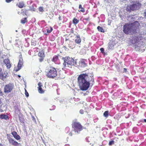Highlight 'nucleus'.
Listing matches in <instances>:
<instances>
[{
	"label": "nucleus",
	"mask_w": 146,
	"mask_h": 146,
	"mask_svg": "<svg viewBox=\"0 0 146 146\" xmlns=\"http://www.w3.org/2000/svg\"><path fill=\"white\" fill-rule=\"evenodd\" d=\"M97 29L99 31H100L101 32H104L103 29L102 27L100 26H98L97 27Z\"/></svg>",
	"instance_id": "obj_23"
},
{
	"label": "nucleus",
	"mask_w": 146,
	"mask_h": 146,
	"mask_svg": "<svg viewBox=\"0 0 146 146\" xmlns=\"http://www.w3.org/2000/svg\"><path fill=\"white\" fill-rule=\"evenodd\" d=\"M80 54H83V53H82V52H80Z\"/></svg>",
	"instance_id": "obj_44"
},
{
	"label": "nucleus",
	"mask_w": 146,
	"mask_h": 146,
	"mask_svg": "<svg viewBox=\"0 0 146 146\" xmlns=\"http://www.w3.org/2000/svg\"><path fill=\"white\" fill-rule=\"evenodd\" d=\"M11 1H12V0H6V1L7 3H9Z\"/></svg>",
	"instance_id": "obj_37"
},
{
	"label": "nucleus",
	"mask_w": 146,
	"mask_h": 146,
	"mask_svg": "<svg viewBox=\"0 0 146 146\" xmlns=\"http://www.w3.org/2000/svg\"><path fill=\"white\" fill-rule=\"evenodd\" d=\"M8 117L7 115L5 114H1L0 115V118L2 119H7Z\"/></svg>",
	"instance_id": "obj_16"
},
{
	"label": "nucleus",
	"mask_w": 146,
	"mask_h": 146,
	"mask_svg": "<svg viewBox=\"0 0 146 146\" xmlns=\"http://www.w3.org/2000/svg\"><path fill=\"white\" fill-rule=\"evenodd\" d=\"M140 24L137 21L131 23H127L123 27V31L126 34H131L139 33Z\"/></svg>",
	"instance_id": "obj_2"
},
{
	"label": "nucleus",
	"mask_w": 146,
	"mask_h": 146,
	"mask_svg": "<svg viewBox=\"0 0 146 146\" xmlns=\"http://www.w3.org/2000/svg\"><path fill=\"white\" fill-rule=\"evenodd\" d=\"M79 11L84 12L85 11L84 8L82 7L81 5H80L79 6Z\"/></svg>",
	"instance_id": "obj_20"
},
{
	"label": "nucleus",
	"mask_w": 146,
	"mask_h": 146,
	"mask_svg": "<svg viewBox=\"0 0 146 146\" xmlns=\"http://www.w3.org/2000/svg\"><path fill=\"white\" fill-rule=\"evenodd\" d=\"M114 141H110L109 143V145H112L114 143Z\"/></svg>",
	"instance_id": "obj_31"
},
{
	"label": "nucleus",
	"mask_w": 146,
	"mask_h": 146,
	"mask_svg": "<svg viewBox=\"0 0 146 146\" xmlns=\"http://www.w3.org/2000/svg\"><path fill=\"white\" fill-rule=\"evenodd\" d=\"M1 70L2 69L0 68V71H1Z\"/></svg>",
	"instance_id": "obj_48"
},
{
	"label": "nucleus",
	"mask_w": 146,
	"mask_h": 146,
	"mask_svg": "<svg viewBox=\"0 0 146 146\" xmlns=\"http://www.w3.org/2000/svg\"><path fill=\"white\" fill-rule=\"evenodd\" d=\"M76 64V61L72 58L67 57L64 60L63 65L66 69L71 68L72 66H75Z\"/></svg>",
	"instance_id": "obj_3"
},
{
	"label": "nucleus",
	"mask_w": 146,
	"mask_h": 146,
	"mask_svg": "<svg viewBox=\"0 0 146 146\" xmlns=\"http://www.w3.org/2000/svg\"><path fill=\"white\" fill-rule=\"evenodd\" d=\"M3 75L4 78H6L7 77H8L9 76V74L7 72V71H6L4 72Z\"/></svg>",
	"instance_id": "obj_22"
},
{
	"label": "nucleus",
	"mask_w": 146,
	"mask_h": 146,
	"mask_svg": "<svg viewBox=\"0 0 146 146\" xmlns=\"http://www.w3.org/2000/svg\"><path fill=\"white\" fill-rule=\"evenodd\" d=\"M80 113L81 114H82L84 113V111L83 110H81L80 111Z\"/></svg>",
	"instance_id": "obj_33"
},
{
	"label": "nucleus",
	"mask_w": 146,
	"mask_h": 146,
	"mask_svg": "<svg viewBox=\"0 0 146 146\" xmlns=\"http://www.w3.org/2000/svg\"><path fill=\"white\" fill-rule=\"evenodd\" d=\"M144 121L145 122H146V119H144Z\"/></svg>",
	"instance_id": "obj_43"
},
{
	"label": "nucleus",
	"mask_w": 146,
	"mask_h": 146,
	"mask_svg": "<svg viewBox=\"0 0 146 146\" xmlns=\"http://www.w3.org/2000/svg\"><path fill=\"white\" fill-rule=\"evenodd\" d=\"M47 76L49 78H53L57 75V72L55 68H50L48 72L47 73Z\"/></svg>",
	"instance_id": "obj_7"
},
{
	"label": "nucleus",
	"mask_w": 146,
	"mask_h": 146,
	"mask_svg": "<svg viewBox=\"0 0 146 146\" xmlns=\"http://www.w3.org/2000/svg\"><path fill=\"white\" fill-rule=\"evenodd\" d=\"M43 60V58H41V59H40V62L42 61Z\"/></svg>",
	"instance_id": "obj_38"
},
{
	"label": "nucleus",
	"mask_w": 146,
	"mask_h": 146,
	"mask_svg": "<svg viewBox=\"0 0 146 146\" xmlns=\"http://www.w3.org/2000/svg\"><path fill=\"white\" fill-rule=\"evenodd\" d=\"M81 39L79 36H77L75 38V42L76 43L79 44L81 42Z\"/></svg>",
	"instance_id": "obj_13"
},
{
	"label": "nucleus",
	"mask_w": 146,
	"mask_h": 146,
	"mask_svg": "<svg viewBox=\"0 0 146 146\" xmlns=\"http://www.w3.org/2000/svg\"><path fill=\"white\" fill-rule=\"evenodd\" d=\"M14 88V85L12 84H9L5 85L4 89L5 93H9L13 90Z\"/></svg>",
	"instance_id": "obj_8"
},
{
	"label": "nucleus",
	"mask_w": 146,
	"mask_h": 146,
	"mask_svg": "<svg viewBox=\"0 0 146 146\" xmlns=\"http://www.w3.org/2000/svg\"><path fill=\"white\" fill-rule=\"evenodd\" d=\"M104 49L103 48H101L100 49V50L101 51V52H103L104 51Z\"/></svg>",
	"instance_id": "obj_34"
},
{
	"label": "nucleus",
	"mask_w": 146,
	"mask_h": 146,
	"mask_svg": "<svg viewBox=\"0 0 146 146\" xmlns=\"http://www.w3.org/2000/svg\"><path fill=\"white\" fill-rule=\"evenodd\" d=\"M123 69H124V71L125 72H126V69L125 68H124Z\"/></svg>",
	"instance_id": "obj_39"
},
{
	"label": "nucleus",
	"mask_w": 146,
	"mask_h": 146,
	"mask_svg": "<svg viewBox=\"0 0 146 146\" xmlns=\"http://www.w3.org/2000/svg\"><path fill=\"white\" fill-rule=\"evenodd\" d=\"M9 42H10V43H11V40H10V41H9Z\"/></svg>",
	"instance_id": "obj_46"
},
{
	"label": "nucleus",
	"mask_w": 146,
	"mask_h": 146,
	"mask_svg": "<svg viewBox=\"0 0 146 146\" xmlns=\"http://www.w3.org/2000/svg\"><path fill=\"white\" fill-rule=\"evenodd\" d=\"M0 111L1 112H2L3 111V110H0Z\"/></svg>",
	"instance_id": "obj_42"
},
{
	"label": "nucleus",
	"mask_w": 146,
	"mask_h": 146,
	"mask_svg": "<svg viewBox=\"0 0 146 146\" xmlns=\"http://www.w3.org/2000/svg\"><path fill=\"white\" fill-rule=\"evenodd\" d=\"M8 140L9 143L12 145H15V146H18L19 144V143L15 141L14 139L12 138H8Z\"/></svg>",
	"instance_id": "obj_10"
},
{
	"label": "nucleus",
	"mask_w": 146,
	"mask_h": 146,
	"mask_svg": "<svg viewBox=\"0 0 146 146\" xmlns=\"http://www.w3.org/2000/svg\"><path fill=\"white\" fill-rule=\"evenodd\" d=\"M38 90L39 92L40 93H43L44 92V91L41 88L42 86L41 83L39 82L38 84Z\"/></svg>",
	"instance_id": "obj_12"
},
{
	"label": "nucleus",
	"mask_w": 146,
	"mask_h": 146,
	"mask_svg": "<svg viewBox=\"0 0 146 146\" xmlns=\"http://www.w3.org/2000/svg\"><path fill=\"white\" fill-rule=\"evenodd\" d=\"M0 78H2L3 79L4 78L3 74L1 72H0Z\"/></svg>",
	"instance_id": "obj_28"
},
{
	"label": "nucleus",
	"mask_w": 146,
	"mask_h": 146,
	"mask_svg": "<svg viewBox=\"0 0 146 146\" xmlns=\"http://www.w3.org/2000/svg\"><path fill=\"white\" fill-rule=\"evenodd\" d=\"M18 7L20 8H22L24 7H25V5L23 2L21 1L19 2V3L17 4Z\"/></svg>",
	"instance_id": "obj_14"
},
{
	"label": "nucleus",
	"mask_w": 146,
	"mask_h": 146,
	"mask_svg": "<svg viewBox=\"0 0 146 146\" xmlns=\"http://www.w3.org/2000/svg\"><path fill=\"white\" fill-rule=\"evenodd\" d=\"M38 55L39 56L43 58L44 56V53L42 51H41L38 53Z\"/></svg>",
	"instance_id": "obj_18"
},
{
	"label": "nucleus",
	"mask_w": 146,
	"mask_h": 146,
	"mask_svg": "<svg viewBox=\"0 0 146 146\" xmlns=\"http://www.w3.org/2000/svg\"><path fill=\"white\" fill-rule=\"evenodd\" d=\"M15 31H16V32H17V30H16Z\"/></svg>",
	"instance_id": "obj_49"
},
{
	"label": "nucleus",
	"mask_w": 146,
	"mask_h": 146,
	"mask_svg": "<svg viewBox=\"0 0 146 146\" xmlns=\"http://www.w3.org/2000/svg\"><path fill=\"white\" fill-rule=\"evenodd\" d=\"M4 64L6 66L7 69H9L11 67L10 60L8 58H5L3 61Z\"/></svg>",
	"instance_id": "obj_9"
},
{
	"label": "nucleus",
	"mask_w": 146,
	"mask_h": 146,
	"mask_svg": "<svg viewBox=\"0 0 146 146\" xmlns=\"http://www.w3.org/2000/svg\"><path fill=\"white\" fill-rule=\"evenodd\" d=\"M93 76L83 74L79 76L78 78V82L80 89L86 90L89 88L90 81L94 82Z\"/></svg>",
	"instance_id": "obj_1"
},
{
	"label": "nucleus",
	"mask_w": 146,
	"mask_h": 146,
	"mask_svg": "<svg viewBox=\"0 0 146 146\" xmlns=\"http://www.w3.org/2000/svg\"><path fill=\"white\" fill-rule=\"evenodd\" d=\"M108 46L109 47H111V46H113V45L112 44L110 43L109 44Z\"/></svg>",
	"instance_id": "obj_36"
},
{
	"label": "nucleus",
	"mask_w": 146,
	"mask_h": 146,
	"mask_svg": "<svg viewBox=\"0 0 146 146\" xmlns=\"http://www.w3.org/2000/svg\"><path fill=\"white\" fill-rule=\"evenodd\" d=\"M32 10L33 11H35V9H33Z\"/></svg>",
	"instance_id": "obj_45"
},
{
	"label": "nucleus",
	"mask_w": 146,
	"mask_h": 146,
	"mask_svg": "<svg viewBox=\"0 0 146 146\" xmlns=\"http://www.w3.org/2000/svg\"><path fill=\"white\" fill-rule=\"evenodd\" d=\"M79 22V20L76 19L74 18L73 20V23L74 24H76L78 23Z\"/></svg>",
	"instance_id": "obj_21"
},
{
	"label": "nucleus",
	"mask_w": 146,
	"mask_h": 146,
	"mask_svg": "<svg viewBox=\"0 0 146 146\" xmlns=\"http://www.w3.org/2000/svg\"><path fill=\"white\" fill-rule=\"evenodd\" d=\"M12 134L14 137L16 139L18 140L21 138L20 136L17 135V133L16 132L13 131L12 133Z\"/></svg>",
	"instance_id": "obj_11"
},
{
	"label": "nucleus",
	"mask_w": 146,
	"mask_h": 146,
	"mask_svg": "<svg viewBox=\"0 0 146 146\" xmlns=\"http://www.w3.org/2000/svg\"><path fill=\"white\" fill-rule=\"evenodd\" d=\"M39 11L41 12H42L43 11V8L42 7H40L39 9Z\"/></svg>",
	"instance_id": "obj_32"
},
{
	"label": "nucleus",
	"mask_w": 146,
	"mask_h": 146,
	"mask_svg": "<svg viewBox=\"0 0 146 146\" xmlns=\"http://www.w3.org/2000/svg\"><path fill=\"white\" fill-rule=\"evenodd\" d=\"M82 51H85V50L84 49H82Z\"/></svg>",
	"instance_id": "obj_41"
},
{
	"label": "nucleus",
	"mask_w": 146,
	"mask_h": 146,
	"mask_svg": "<svg viewBox=\"0 0 146 146\" xmlns=\"http://www.w3.org/2000/svg\"><path fill=\"white\" fill-rule=\"evenodd\" d=\"M108 114V111H106L104 113V115L106 117H107Z\"/></svg>",
	"instance_id": "obj_25"
},
{
	"label": "nucleus",
	"mask_w": 146,
	"mask_h": 146,
	"mask_svg": "<svg viewBox=\"0 0 146 146\" xmlns=\"http://www.w3.org/2000/svg\"><path fill=\"white\" fill-rule=\"evenodd\" d=\"M45 30L47 33H49L52 31V29L51 27H46L45 28Z\"/></svg>",
	"instance_id": "obj_15"
},
{
	"label": "nucleus",
	"mask_w": 146,
	"mask_h": 146,
	"mask_svg": "<svg viewBox=\"0 0 146 146\" xmlns=\"http://www.w3.org/2000/svg\"><path fill=\"white\" fill-rule=\"evenodd\" d=\"M131 42L135 45V48L136 50H139L141 49V42L139 41L138 38L137 36H135L133 38Z\"/></svg>",
	"instance_id": "obj_4"
},
{
	"label": "nucleus",
	"mask_w": 146,
	"mask_h": 146,
	"mask_svg": "<svg viewBox=\"0 0 146 146\" xmlns=\"http://www.w3.org/2000/svg\"><path fill=\"white\" fill-rule=\"evenodd\" d=\"M23 65H19V64H18L17 65V69L16 70V71H17L20 70V69L21 68V67H22Z\"/></svg>",
	"instance_id": "obj_24"
},
{
	"label": "nucleus",
	"mask_w": 146,
	"mask_h": 146,
	"mask_svg": "<svg viewBox=\"0 0 146 146\" xmlns=\"http://www.w3.org/2000/svg\"><path fill=\"white\" fill-rule=\"evenodd\" d=\"M25 94L26 96L27 97H28L29 96V94L25 89Z\"/></svg>",
	"instance_id": "obj_30"
},
{
	"label": "nucleus",
	"mask_w": 146,
	"mask_h": 146,
	"mask_svg": "<svg viewBox=\"0 0 146 146\" xmlns=\"http://www.w3.org/2000/svg\"><path fill=\"white\" fill-rule=\"evenodd\" d=\"M23 60L22 58V57H20L19 60V62L18 64H19V65H23Z\"/></svg>",
	"instance_id": "obj_19"
},
{
	"label": "nucleus",
	"mask_w": 146,
	"mask_h": 146,
	"mask_svg": "<svg viewBox=\"0 0 146 146\" xmlns=\"http://www.w3.org/2000/svg\"><path fill=\"white\" fill-rule=\"evenodd\" d=\"M18 76H19V77H20L21 76H20V75H18Z\"/></svg>",
	"instance_id": "obj_47"
},
{
	"label": "nucleus",
	"mask_w": 146,
	"mask_h": 146,
	"mask_svg": "<svg viewBox=\"0 0 146 146\" xmlns=\"http://www.w3.org/2000/svg\"><path fill=\"white\" fill-rule=\"evenodd\" d=\"M72 127L73 130L74 131L75 134H78L79 131L82 129V126L79 123L77 122H74Z\"/></svg>",
	"instance_id": "obj_6"
},
{
	"label": "nucleus",
	"mask_w": 146,
	"mask_h": 146,
	"mask_svg": "<svg viewBox=\"0 0 146 146\" xmlns=\"http://www.w3.org/2000/svg\"><path fill=\"white\" fill-rule=\"evenodd\" d=\"M81 66H82L85 67L86 66V64L84 61H82L81 63Z\"/></svg>",
	"instance_id": "obj_27"
},
{
	"label": "nucleus",
	"mask_w": 146,
	"mask_h": 146,
	"mask_svg": "<svg viewBox=\"0 0 146 146\" xmlns=\"http://www.w3.org/2000/svg\"><path fill=\"white\" fill-rule=\"evenodd\" d=\"M69 44H68V47L70 49H73L74 48L73 45H72L73 44L72 42L71 41H69Z\"/></svg>",
	"instance_id": "obj_17"
},
{
	"label": "nucleus",
	"mask_w": 146,
	"mask_h": 146,
	"mask_svg": "<svg viewBox=\"0 0 146 146\" xmlns=\"http://www.w3.org/2000/svg\"><path fill=\"white\" fill-rule=\"evenodd\" d=\"M144 15L145 16V17L146 18V9L145 11V12L143 13Z\"/></svg>",
	"instance_id": "obj_35"
},
{
	"label": "nucleus",
	"mask_w": 146,
	"mask_h": 146,
	"mask_svg": "<svg viewBox=\"0 0 146 146\" xmlns=\"http://www.w3.org/2000/svg\"><path fill=\"white\" fill-rule=\"evenodd\" d=\"M27 22V18H25L24 19H23L21 20V23L23 24Z\"/></svg>",
	"instance_id": "obj_26"
},
{
	"label": "nucleus",
	"mask_w": 146,
	"mask_h": 146,
	"mask_svg": "<svg viewBox=\"0 0 146 146\" xmlns=\"http://www.w3.org/2000/svg\"><path fill=\"white\" fill-rule=\"evenodd\" d=\"M72 134H75V133L74 132V131L73 130L71 132L69 133V135L70 136H72Z\"/></svg>",
	"instance_id": "obj_29"
},
{
	"label": "nucleus",
	"mask_w": 146,
	"mask_h": 146,
	"mask_svg": "<svg viewBox=\"0 0 146 146\" xmlns=\"http://www.w3.org/2000/svg\"><path fill=\"white\" fill-rule=\"evenodd\" d=\"M0 146H5L4 145H3L1 144H0Z\"/></svg>",
	"instance_id": "obj_40"
},
{
	"label": "nucleus",
	"mask_w": 146,
	"mask_h": 146,
	"mask_svg": "<svg viewBox=\"0 0 146 146\" xmlns=\"http://www.w3.org/2000/svg\"><path fill=\"white\" fill-rule=\"evenodd\" d=\"M141 4L139 2H136L132 5L128 6L127 8L128 11H134L139 9L141 7Z\"/></svg>",
	"instance_id": "obj_5"
}]
</instances>
